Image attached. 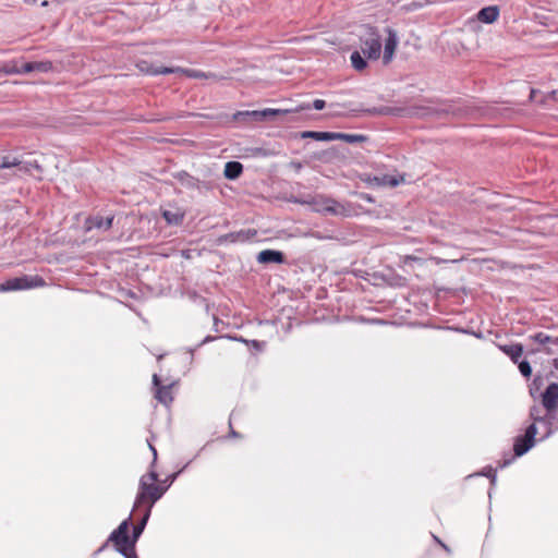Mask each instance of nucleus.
Wrapping results in <instances>:
<instances>
[{"label": "nucleus", "mask_w": 558, "mask_h": 558, "mask_svg": "<svg viewBox=\"0 0 558 558\" xmlns=\"http://www.w3.org/2000/svg\"><path fill=\"white\" fill-rule=\"evenodd\" d=\"M125 548H128V549L124 551V554H121L123 557L137 558L136 553H135V547L125 546Z\"/></svg>", "instance_id": "c9c22d12"}, {"label": "nucleus", "mask_w": 558, "mask_h": 558, "mask_svg": "<svg viewBox=\"0 0 558 558\" xmlns=\"http://www.w3.org/2000/svg\"><path fill=\"white\" fill-rule=\"evenodd\" d=\"M372 322L375 323V324H381V325L386 324V322L383 320V319H373Z\"/></svg>", "instance_id": "a18cd8bd"}, {"label": "nucleus", "mask_w": 558, "mask_h": 558, "mask_svg": "<svg viewBox=\"0 0 558 558\" xmlns=\"http://www.w3.org/2000/svg\"><path fill=\"white\" fill-rule=\"evenodd\" d=\"M243 172V165L239 161H228L225 165L223 174L228 180L238 179Z\"/></svg>", "instance_id": "2eb2a0df"}, {"label": "nucleus", "mask_w": 558, "mask_h": 558, "mask_svg": "<svg viewBox=\"0 0 558 558\" xmlns=\"http://www.w3.org/2000/svg\"><path fill=\"white\" fill-rule=\"evenodd\" d=\"M14 165H17L15 161V157H12V156L0 157V169L14 168Z\"/></svg>", "instance_id": "c85d7f7f"}, {"label": "nucleus", "mask_w": 558, "mask_h": 558, "mask_svg": "<svg viewBox=\"0 0 558 558\" xmlns=\"http://www.w3.org/2000/svg\"><path fill=\"white\" fill-rule=\"evenodd\" d=\"M130 522H131V515L128 519H125L124 521H122L119 524V526L111 532L107 542L98 548L97 553L102 551L107 547L108 543L111 542V543H113V545L119 554H124V551L128 549V548H125V546L130 547V543H131V538L129 535Z\"/></svg>", "instance_id": "7ed1b4c3"}, {"label": "nucleus", "mask_w": 558, "mask_h": 558, "mask_svg": "<svg viewBox=\"0 0 558 558\" xmlns=\"http://www.w3.org/2000/svg\"><path fill=\"white\" fill-rule=\"evenodd\" d=\"M228 339H231V340H234V341H239V342H243L245 344H248L250 343V340H246L244 339L243 337L241 336H227Z\"/></svg>", "instance_id": "58836bf2"}, {"label": "nucleus", "mask_w": 558, "mask_h": 558, "mask_svg": "<svg viewBox=\"0 0 558 558\" xmlns=\"http://www.w3.org/2000/svg\"><path fill=\"white\" fill-rule=\"evenodd\" d=\"M153 384L156 387V399L165 405L170 404L173 400L171 396V386H162L157 374H154L153 376Z\"/></svg>", "instance_id": "9b49d317"}, {"label": "nucleus", "mask_w": 558, "mask_h": 558, "mask_svg": "<svg viewBox=\"0 0 558 558\" xmlns=\"http://www.w3.org/2000/svg\"><path fill=\"white\" fill-rule=\"evenodd\" d=\"M403 181H404L403 175H399V177L389 175V179H388L387 182H388V186L396 187V186H398Z\"/></svg>", "instance_id": "7c9ffc66"}, {"label": "nucleus", "mask_w": 558, "mask_h": 558, "mask_svg": "<svg viewBox=\"0 0 558 558\" xmlns=\"http://www.w3.org/2000/svg\"><path fill=\"white\" fill-rule=\"evenodd\" d=\"M53 70L51 61H34V72L48 73Z\"/></svg>", "instance_id": "bb28decb"}, {"label": "nucleus", "mask_w": 558, "mask_h": 558, "mask_svg": "<svg viewBox=\"0 0 558 558\" xmlns=\"http://www.w3.org/2000/svg\"><path fill=\"white\" fill-rule=\"evenodd\" d=\"M541 408L537 407V405H534L531 408L530 410V417L533 420V424L535 425V423L537 422H543V421H550L553 418V415L550 416H546V414L543 416L541 415Z\"/></svg>", "instance_id": "a878e982"}, {"label": "nucleus", "mask_w": 558, "mask_h": 558, "mask_svg": "<svg viewBox=\"0 0 558 558\" xmlns=\"http://www.w3.org/2000/svg\"><path fill=\"white\" fill-rule=\"evenodd\" d=\"M534 341L539 344H554L558 345V337L553 338L545 332H537L533 336Z\"/></svg>", "instance_id": "393cba45"}, {"label": "nucleus", "mask_w": 558, "mask_h": 558, "mask_svg": "<svg viewBox=\"0 0 558 558\" xmlns=\"http://www.w3.org/2000/svg\"><path fill=\"white\" fill-rule=\"evenodd\" d=\"M136 512L141 513V520L133 526L132 535L130 536V538H131L130 547H135L136 542L141 537V535L149 520L150 513H151V512H149V509H144L142 511H136Z\"/></svg>", "instance_id": "f8f14e48"}, {"label": "nucleus", "mask_w": 558, "mask_h": 558, "mask_svg": "<svg viewBox=\"0 0 558 558\" xmlns=\"http://www.w3.org/2000/svg\"><path fill=\"white\" fill-rule=\"evenodd\" d=\"M489 478H490V484H493V482L495 481V476H493L492 474L489 475Z\"/></svg>", "instance_id": "09e8293b"}, {"label": "nucleus", "mask_w": 558, "mask_h": 558, "mask_svg": "<svg viewBox=\"0 0 558 558\" xmlns=\"http://www.w3.org/2000/svg\"><path fill=\"white\" fill-rule=\"evenodd\" d=\"M248 345H252L255 350L260 351L264 347V342L257 340H250Z\"/></svg>", "instance_id": "4c0bfd02"}, {"label": "nucleus", "mask_w": 558, "mask_h": 558, "mask_svg": "<svg viewBox=\"0 0 558 558\" xmlns=\"http://www.w3.org/2000/svg\"><path fill=\"white\" fill-rule=\"evenodd\" d=\"M230 435H231L232 437H238V433H236L235 430H233V429H231Z\"/></svg>", "instance_id": "de8ad7c7"}, {"label": "nucleus", "mask_w": 558, "mask_h": 558, "mask_svg": "<svg viewBox=\"0 0 558 558\" xmlns=\"http://www.w3.org/2000/svg\"><path fill=\"white\" fill-rule=\"evenodd\" d=\"M46 286V281L40 276L15 277L0 283V292L27 290Z\"/></svg>", "instance_id": "20e7f679"}, {"label": "nucleus", "mask_w": 558, "mask_h": 558, "mask_svg": "<svg viewBox=\"0 0 558 558\" xmlns=\"http://www.w3.org/2000/svg\"><path fill=\"white\" fill-rule=\"evenodd\" d=\"M542 403L546 410V416L553 415L558 403V384L551 383L542 395Z\"/></svg>", "instance_id": "6e6552de"}, {"label": "nucleus", "mask_w": 558, "mask_h": 558, "mask_svg": "<svg viewBox=\"0 0 558 558\" xmlns=\"http://www.w3.org/2000/svg\"><path fill=\"white\" fill-rule=\"evenodd\" d=\"M361 197L368 203L374 202L373 197L369 194H361Z\"/></svg>", "instance_id": "ea45409f"}, {"label": "nucleus", "mask_w": 558, "mask_h": 558, "mask_svg": "<svg viewBox=\"0 0 558 558\" xmlns=\"http://www.w3.org/2000/svg\"><path fill=\"white\" fill-rule=\"evenodd\" d=\"M180 472H181V471H179V472H177V473L171 474V475L168 477L169 482H170V483H172V482L177 478V476L180 474Z\"/></svg>", "instance_id": "37998d69"}, {"label": "nucleus", "mask_w": 558, "mask_h": 558, "mask_svg": "<svg viewBox=\"0 0 558 558\" xmlns=\"http://www.w3.org/2000/svg\"><path fill=\"white\" fill-rule=\"evenodd\" d=\"M161 216L170 226H180L184 219V213L180 210L165 209L161 211Z\"/></svg>", "instance_id": "a211bd4d"}, {"label": "nucleus", "mask_w": 558, "mask_h": 558, "mask_svg": "<svg viewBox=\"0 0 558 558\" xmlns=\"http://www.w3.org/2000/svg\"><path fill=\"white\" fill-rule=\"evenodd\" d=\"M361 51L371 60H377L381 52L380 35L371 28V32L361 38Z\"/></svg>", "instance_id": "39448f33"}, {"label": "nucleus", "mask_w": 558, "mask_h": 558, "mask_svg": "<svg viewBox=\"0 0 558 558\" xmlns=\"http://www.w3.org/2000/svg\"><path fill=\"white\" fill-rule=\"evenodd\" d=\"M256 259L260 264H282L284 262V255L280 251L264 250L258 253Z\"/></svg>", "instance_id": "ddd939ff"}, {"label": "nucleus", "mask_w": 558, "mask_h": 558, "mask_svg": "<svg viewBox=\"0 0 558 558\" xmlns=\"http://www.w3.org/2000/svg\"><path fill=\"white\" fill-rule=\"evenodd\" d=\"M440 546L447 551V553H451L450 548L445 544V543H440Z\"/></svg>", "instance_id": "c03bdc74"}, {"label": "nucleus", "mask_w": 558, "mask_h": 558, "mask_svg": "<svg viewBox=\"0 0 558 558\" xmlns=\"http://www.w3.org/2000/svg\"><path fill=\"white\" fill-rule=\"evenodd\" d=\"M21 74L34 72V62H25L20 65Z\"/></svg>", "instance_id": "473e14b6"}, {"label": "nucleus", "mask_w": 558, "mask_h": 558, "mask_svg": "<svg viewBox=\"0 0 558 558\" xmlns=\"http://www.w3.org/2000/svg\"><path fill=\"white\" fill-rule=\"evenodd\" d=\"M114 216L101 217L99 215L90 216L85 221V228L87 231L93 229L107 231L112 227Z\"/></svg>", "instance_id": "9d476101"}, {"label": "nucleus", "mask_w": 558, "mask_h": 558, "mask_svg": "<svg viewBox=\"0 0 558 558\" xmlns=\"http://www.w3.org/2000/svg\"><path fill=\"white\" fill-rule=\"evenodd\" d=\"M332 204V198L328 196L319 195L314 199L315 210L317 213L328 215L327 208Z\"/></svg>", "instance_id": "aec40b11"}, {"label": "nucleus", "mask_w": 558, "mask_h": 558, "mask_svg": "<svg viewBox=\"0 0 558 558\" xmlns=\"http://www.w3.org/2000/svg\"><path fill=\"white\" fill-rule=\"evenodd\" d=\"M217 337H214V336H206L197 345L196 348L194 349H190V352L191 354L193 355L194 351L197 349V348H201L202 345L206 344V343H209L214 340H216Z\"/></svg>", "instance_id": "72a5a7b5"}, {"label": "nucleus", "mask_w": 558, "mask_h": 558, "mask_svg": "<svg viewBox=\"0 0 558 558\" xmlns=\"http://www.w3.org/2000/svg\"><path fill=\"white\" fill-rule=\"evenodd\" d=\"M499 16V8L497 5H490V24L494 23Z\"/></svg>", "instance_id": "f704fd0d"}, {"label": "nucleus", "mask_w": 558, "mask_h": 558, "mask_svg": "<svg viewBox=\"0 0 558 558\" xmlns=\"http://www.w3.org/2000/svg\"><path fill=\"white\" fill-rule=\"evenodd\" d=\"M149 448L150 450L153 451V456H154V459H153V465L156 463V460H157V450L155 449L154 446L149 445Z\"/></svg>", "instance_id": "a19ab883"}, {"label": "nucleus", "mask_w": 558, "mask_h": 558, "mask_svg": "<svg viewBox=\"0 0 558 558\" xmlns=\"http://www.w3.org/2000/svg\"><path fill=\"white\" fill-rule=\"evenodd\" d=\"M477 17L481 22L488 24V7L482 8L477 13Z\"/></svg>", "instance_id": "2f4dec72"}, {"label": "nucleus", "mask_w": 558, "mask_h": 558, "mask_svg": "<svg viewBox=\"0 0 558 558\" xmlns=\"http://www.w3.org/2000/svg\"><path fill=\"white\" fill-rule=\"evenodd\" d=\"M518 367H519L520 373L524 377H530L531 376L532 368H531V365H530V363L527 361L523 360V361L518 362Z\"/></svg>", "instance_id": "c756f323"}, {"label": "nucleus", "mask_w": 558, "mask_h": 558, "mask_svg": "<svg viewBox=\"0 0 558 558\" xmlns=\"http://www.w3.org/2000/svg\"><path fill=\"white\" fill-rule=\"evenodd\" d=\"M174 178L186 189L202 190L203 187H207L205 182L199 181L185 171L178 172Z\"/></svg>", "instance_id": "4468645a"}, {"label": "nucleus", "mask_w": 558, "mask_h": 558, "mask_svg": "<svg viewBox=\"0 0 558 558\" xmlns=\"http://www.w3.org/2000/svg\"><path fill=\"white\" fill-rule=\"evenodd\" d=\"M478 474L488 477V466L483 468Z\"/></svg>", "instance_id": "79ce46f5"}, {"label": "nucleus", "mask_w": 558, "mask_h": 558, "mask_svg": "<svg viewBox=\"0 0 558 558\" xmlns=\"http://www.w3.org/2000/svg\"><path fill=\"white\" fill-rule=\"evenodd\" d=\"M158 481V474L154 470H150L147 474H144L138 484V492L134 501L133 511H142L144 509L151 508L166 493L167 488H163L156 484Z\"/></svg>", "instance_id": "f257e3e1"}, {"label": "nucleus", "mask_w": 558, "mask_h": 558, "mask_svg": "<svg viewBox=\"0 0 558 558\" xmlns=\"http://www.w3.org/2000/svg\"><path fill=\"white\" fill-rule=\"evenodd\" d=\"M386 33H387V38L385 40L384 56H383L384 64H388L391 62V60L393 59L398 43H399L398 34L395 29L388 27V28H386Z\"/></svg>", "instance_id": "1a4fd4ad"}, {"label": "nucleus", "mask_w": 558, "mask_h": 558, "mask_svg": "<svg viewBox=\"0 0 558 558\" xmlns=\"http://www.w3.org/2000/svg\"><path fill=\"white\" fill-rule=\"evenodd\" d=\"M181 74H183L187 77H192V78H207L208 77V75L205 72H202L199 70H194V69H184L183 68V71H181Z\"/></svg>", "instance_id": "cd10ccee"}, {"label": "nucleus", "mask_w": 558, "mask_h": 558, "mask_svg": "<svg viewBox=\"0 0 558 558\" xmlns=\"http://www.w3.org/2000/svg\"><path fill=\"white\" fill-rule=\"evenodd\" d=\"M183 68L181 66H154L150 65L146 69V73L149 75H166V74H181Z\"/></svg>", "instance_id": "f3484780"}, {"label": "nucleus", "mask_w": 558, "mask_h": 558, "mask_svg": "<svg viewBox=\"0 0 558 558\" xmlns=\"http://www.w3.org/2000/svg\"><path fill=\"white\" fill-rule=\"evenodd\" d=\"M555 367L558 368V360L555 361Z\"/></svg>", "instance_id": "8fccbe9b"}, {"label": "nucleus", "mask_w": 558, "mask_h": 558, "mask_svg": "<svg viewBox=\"0 0 558 558\" xmlns=\"http://www.w3.org/2000/svg\"><path fill=\"white\" fill-rule=\"evenodd\" d=\"M0 73H3L5 75L21 74L19 61L12 60V61L3 63L0 66Z\"/></svg>", "instance_id": "4be33fe9"}, {"label": "nucleus", "mask_w": 558, "mask_h": 558, "mask_svg": "<svg viewBox=\"0 0 558 558\" xmlns=\"http://www.w3.org/2000/svg\"><path fill=\"white\" fill-rule=\"evenodd\" d=\"M335 140H342L347 143L354 144V143H361L365 141V136L361 134H347V133H336L335 132Z\"/></svg>", "instance_id": "b1692460"}, {"label": "nucleus", "mask_w": 558, "mask_h": 558, "mask_svg": "<svg viewBox=\"0 0 558 558\" xmlns=\"http://www.w3.org/2000/svg\"><path fill=\"white\" fill-rule=\"evenodd\" d=\"M433 538H434V539H435V542H436L437 544H439V545H440V543H442V542H441V539H440L438 536H436V535H433Z\"/></svg>", "instance_id": "49530a36"}, {"label": "nucleus", "mask_w": 558, "mask_h": 558, "mask_svg": "<svg viewBox=\"0 0 558 558\" xmlns=\"http://www.w3.org/2000/svg\"><path fill=\"white\" fill-rule=\"evenodd\" d=\"M15 161L17 165H14L17 172L32 173L33 170L41 171V167L37 160H20L15 157Z\"/></svg>", "instance_id": "dca6fc26"}, {"label": "nucleus", "mask_w": 558, "mask_h": 558, "mask_svg": "<svg viewBox=\"0 0 558 558\" xmlns=\"http://www.w3.org/2000/svg\"><path fill=\"white\" fill-rule=\"evenodd\" d=\"M502 350L514 363H518L522 355V347L520 344L506 345Z\"/></svg>", "instance_id": "5701e85b"}, {"label": "nucleus", "mask_w": 558, "mask_h": 558, "mask_svg": "<svg viewBox=\"0 0 558 558\" xmlns=\"http://www.w3.org/2000/svg\"><path fill=\"white\" fill-rule=\"evenodd\" d=\"M328 215L340 217H353L357 215V206L350 202H338L332 198V204L327 208Z\"/></svg>", "instance_id": "0eeeda50"}, {"label": "nucleus", "mask_w": 558, "mask_h": 558, "mask_svg": "<svg viewBox=\"0 0 558 558\" xmlns=\"http://www.w3.org/2000/svg\"><path fill=\"white\" fill-rule=\"evenodd\" d=\"M536 433V426L534 424H531L525 429V433L523 435H520L515 438L513 444V451L515 457L523 456L533 447Z\"/></svg>", "instance_id": "423d86ee"}, {"label": "nucleus", "mask_w": 558, "mask_h": 558, "mask_svg": "<svg viewBox=\"0 0 558 558\" xmlns=\"http://www.w3.org/2000/svg\"><path fill=\"white\" fill-rule=\"evenodd\" d=\"M302 138H313L316 141L328 142L335 141V132H316V131H304L301 133Z\"/></svg>", "instance_id": "6ab92c4d"}, {"label": "nucleus", "mask_w": 558, "mask_h": 558, "mask_svg": "<svg viewBox=\"0 0 558 558\" xmlns=\"http://www.w3.org/2000/svg\"><path fill=\"white\" fill-rule=\"evenodd\" d=\"M326 106V101L323 100V99H315L313 101V104H308V102H302L300 104L299 106H296L295 108H290V109H271V108H267V109H264V110H253V111H244V112H238L234 118H239V117H251L253 118L254 121H264L270 117H275V116H288V114H291V113H295V112H300V111H304V110H310V109H315V110H323Z\"/></svg>", "instance_id": "f03ea898"}, {"label": "nucleus", "mask_w": 558, "mask_h": 558, "mask_svg": "<svg viewBox=\"0 0 558 558\" xmlns=\"http://www.w3.org/2000/svg\"><path fill=\"white\" fill-rule=\"evenodd\" d=\"M351 64L356 71H363L367 66L365 58L362 56V51H353L350 56Z\"/></svg>", "instance_id": "412c9836"}, {"label": "nucleus", "mask_w": 558, "mask_h": 558, "mask_svg": "<svg viewBox=\"0 0 558 558\" xmlns=\"http://www.w3.org/2000/svg\"><path fill=\"white\" fill-rule=\"evenodd\" d=\"M388 179L389 174H384L381 177H375L374 180L377 182L378 185H387L388 186Z\"/></svg>", "instance_id": "e433bc0d"}]
</instances>
